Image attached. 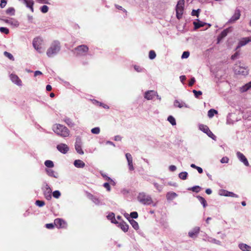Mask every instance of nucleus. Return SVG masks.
Instances as JSON below:
<instances>
[{"label":"nucleus","mask_w":251,"mask_h":251,"mask_svg":"<svg viewBox=\"0 0 251 251\" xmlns=\"http://www.w3.org/2000/svg\"><path fill=\"white\" fill-rule=\"evenodd\" d=\"M53 130L57 135L63 137H68L70 134V131L68 128L60 124L54 125L53 126Z\"/></svg>","instance_id":"f257e3e1"},{"label":"nucleus","mask_w":251,"mask_h":251,"mask_svg":"<svg viewBox=\"0 0 251 251\" xmlns=\"http://www.w3.org/2000/svg\"><path fill=\"white\" fill-rule=\"evenodd\" d=\"M60 50V44L57 41H53L47 51V54L49 57H51Z\"/></svg>","instance_id":"f03ea898"},{"label":"nucleus","mask_w":251,"mask_h":251,"mask_svg":"<svg viewBox=\"0 0 251 251\" xmlns=\"http://www.w3.org/2000/svg\"><path fill=\"white\" fill-rule=\"evenodd\" d=\"M137 199L144 204L150 205L152 203V200L151 196L146 195L144 193H139Z\"/></svg>","instance_id":"7ed1b4c3"},{"label":"nucleus","mask_w":251,"mask_h":251,"mask_svg":"<svg viewBox=\"0 0 251 251\" xmlns=\"http://www.w3.org/2000/svg\"><path fill=\"white\" fill-rule=\"evenodd\" d=\"M185 1L184 0H179L178 1L176 7V16L178 19L182 18L184 11Z\"/></svg>","instance_id":"20e7f679"},{"label":"nucleus","mask_w":251,"mask_h":251,"mask_svg":"<svg viewBox=\"0 0 251 251\" xmlns=\"http://www.w3.org/2000/svg\"><path fill=\"white\" fill-rule=\"evenodd\" d=\"M234 73L236 75H245L248 74L247 67L241 66L240 65L236 64L234 68Z\"/></svg>","instance_id":"39448f33"},{"label":"nucleus","mask_w":251,"mask_h":251,"mask_svg":"<svg viewBox=\"0 0 251 251\" xmlns=\"http://www.w3.org/2000/svg\"><path fill=\"white\" fill-rule=\"evenodd\" d=\"M89 50L88 47L85 45H82L77 46L75 49L78 55H85Z\"/></svg>","instance_id":"423d86ee"},{"label":"nucleus","mask_w":251,"mask_h":251,"mask_svg":"<svg viewBox=\"0 0 251 251\" xmlns=\"http://www.w3.org/2000/svg\"><path fill=\"white\" fill-rule=\"evenodd\" d=\"M43 43V40L39 37L35 38L33 40V46L34 49L39 52H41V50L42 49L41 45Z\"/></svg>","instance_id":"0eeeda50"},{"label":"nucleus","mask_w":251,"mask_h":251,"mask_svg":"<svg viewBox=\"0 0 251 251\" xmlns=\"http://www.w3.org/2000/svg\"><path fill=\"white\" fill-rule=\"evenodd\" d=\"M54 225L59 228H65L67 226V223L62 219L57 218L54 221Z\"/></svg>","instance_id":"6e6552de"},{"label":"nucleus","mask_w":251,"mask_h":251,"mask_svg":"<svg viewBox=\"0 0 251 251\" xmlns=\"http://www.w3.org/2000/svg\"><path fill=\"white\" fill-rule=\"evenodd\" d=\"M82 142L80 138H76L75 143V149L77 152L80 154H83L84 152L81 148Z\"/></svg>","instance_id":"1a4fd4ad"},{"label":"nucleus","mask_w":251,"mask_h":251,"mask_svg":"<svg viewBox=\"0 0 251 251\" xmlns=\"http://www.w3.org/2000/svg\"><path fill=\"white\" fill-rule=\"evenodd\" d=\"M251 42V36L241 38L238 43L237 49L240 48L242 46H245L249 42Z\"/></svg>","instance_id":"9d476101"},{"label":"nucleus","mask_w":251,"mask_h":251,"mask_svg":"<svg viewBox=\"0 0 251 251\" xmlns=\"http://www.w3.org/2000/svg\"><path fill=\"white\" fill-rule=\"evenodd\" d=\"M240 16H241L240 10L238 9H236L235 10L234 14L231 17V18L230 19L228 22L229 23H234L236 21L239 19Z\"/></svg>","instance_id":"9b49d317"},{"label":"nucleus","mask_w":251,"mask_h":251,"mask_svg":"<svg viewBox=\"0 0 251 251\" xmlns=\"http://www.w3.org/2000/svg\"><path fill=\"white\" fill-rule=\"evenodd\" d=\"M10 78L11 81L16 85L19 86L22 85V80L17 75L12 74L10 75Z\"/></svg>","instance_id":"f8f14e48"},{"label":"nucleus","mask_w":251,"mask_h":251,"mask_svg":"<svg viewBox=\"0 0 251 251\" xmlns=\"http://www.w3.org/2000/svg\"><path fill=\"white\" fill-rule=\"evenodd\" d=\"M57 149L60 152L64 154L66 153L69 150L68 146L66 144L63 143L58 145Z\"/></svg>","instance_id":"ddd939ff"},{"label":"nucleus","mask_w":251,"mask_h":251,"mask_svg":"<svg viewBox=\"0 0 251 251\" xmlns=\"http://www.w3.org/2000/svg\"><path fill=\"white\" fill-rule=\"evenodd\" d=\"M51 189L48 185H46L44 190V195L45 198L48 200H50L51 199Z\"/></svg>","instance_id":"4468645a"},{"label":"nucleus","mask_w":251,"mask_h":251,"mask_svg":"<svg viewBox=\"0 0 251 251\" xmlns=\"http://www.w3.org/2000/svg\"><path fill=\"white\" fill-rule=\"evenodd\" d=\"M237 156L238 158V159L242 161L245 165L246 166H249V162L245 157V156L241 152L238 151L237 152Z\"/></svg>","instance_id":"2eb2a0df"},{"label":"nucleus","mask_w":251,"mask_h":251,"mask_svg":"<svg viewBox=\"0 0 251 251\" xmlns=\"http://www.w3.org/2000/svg\"><path fill=\"white\" fill-rule=\"evenodd\" d=\"M126 158L127 159V162H128V165L129 166V169L130 171H132L134 170V167L133 165V162H132V157L131 155L129 153H127L126 154Z\"/></svg>","instance_id":"dca6fc26"},{"label":"nucleus","mask_w":251,"mask_h":251,"mask_svg":"<svg viewBox=\"0 0 251 251\" xmlns=\"http://www.w3.org/2000/svg\"><path fill=\"white\" fill-rule=\"evenodd\" d=\"M197 21H198V22H193V25H194V28L195 29H197L198 28H200L201 27H203L206 25H208L209 27H210L211 26L210 24H206V23L202 22L199 20H198Z\"/></svg>","instance_id":"f3484780"},{"label":"nucleus","mask_w":251,"mask_h":251,"mask_svg":"<svg viewBox=\"0 0 251 251\" xmlns=\"http://www.w3.org/2000/svg\"><path fill=\"white\" fill-rule=\"evenodd\" d=\"M157 93L153 91H148L145 93V98L148 100H151L156 96Z\"/></svg>","instance_id":"a211bd4d"},{"label":"nucleus","mask_w":251,"mask_h":251,"mask_svg":"<svg viewBox=\"0 0 251 251\" xmlns=\"http://www.w3.org/2000/svg\"><path fill=\"white\" fill-rule=\"evenodd\" d=\"M200 231V227H197L193 229L192 231L188 232L189 236L191 238H194L198 235Z\"/></svg>","instance_id":"6ab92c4d"},{"label":"nucleus","mask_w":251,"mask_h":251,"mask_svg":"<svg viewBox=\"0 0 251 251\" xmlns=\"http://www.w3.org/2000/svg\"><path fill=\"white\" fill-rule=\"evenodd\" d=\"M239 247L243 251H251V247L246 244H240Z\"/></svg>","instance_id":"aec40b11"},{"label":"nucleus","mask_w":251,"mask_h":251,"mask_svg":"<svg viewBox=\"0 0 251 251\" xmlns=\"http://www.w3.org/2000/svg\"><path fill=\"white\" fill-rule=\"evenodd\" d=\"M74 164L77 168H83L85 166V163L80 160H75Z\"/></svg>","instance_id":"412c9836"},{"label":"nucleus","mask_w":251,"mask_h":251,"mask_svg":"<svg viewBox=\"0 0 251 251\" xmlns=\"http://www.w3.org/2000/svg\"><path fill=\"white\" fill-rule=\"evenodd\" d=\"M119 226L124 232L127 231L128 229V225L126 222H123L120 223Z\"/></svg>","instance_id":"4be33fe9"},{"label":"nucleus","mask_w":251,"mask_h":251,"mask_svg":"<svg viewBox=\"0 0 251 251\" xmlns=\"http://www.w3.org/2000/svg\"><path fill=\"white\" fill-rule=\"evenodd\" d=\"M177 196V194L175 192H168L166 195V198L168 200H172Z\"/></svg>","instance_id":"5701e85b"},{"label":"nucleus","mask_w":251,"mask_h":251,"mask_svg":"<svg viewBox=\"0 0 251 251\" xmlns=\"http://www.w3.org/2000/svg\"><path fill=\"white\" fill-rule=\"evenodd\" d=\"M4 21L7 24H10L11 25H19L18 22L17 21L13 20L12 19H11L10 20L6 19V20H4Z\"/></svg>","instance_id":"b1692460"},{"label":"nucleus","mask_w":251,"mask_h":251,"mask_svg":"<svg viewBox=\"0 0 251 251\" xmlns=\"http://www.w3.org/2000/svg\"><path fill=\"white\" fill-rule=\"evenodd\" d=\"M129 221L130 224L132 225V227L135 229H138L139 228V225L137 222H136L135 220L133 219L129 220Z\"/></svg>","instance_id":"393cba45"},{"label":"nucleus","mask_w":251,"mask_h":251,"mask_svg":"<svg viewBox=\"0 0 251 251\" xmlns=\"http://www.w3.org/2000/svg\"><path fill=\"white\" fill-rule=\"evenodd\" d=\"M217 113V111L214 109H210L208 112V116L209 118H212L214 116V114Z\"/></svg>","instance_id":"a878e982"},{"label":"nucleus","mask_w":251,"mask_h":251,"mask_svg":"<svg viewBox=\"0 0 251 251\" xmlns=\"http://www.w3.org/2000/svg\"><path fill=\"white\" fill-rule=\"evenodd\" d=\"M197 198L199 199V201L201 202V203L203 205V206L204 207H205L207 205V203L205 200L201 196H198Z\"/></svg>","instance_id":"bb28decb"},{"label":"nucleus","mask_w":251,"mask_h":251,"mask_svg":"<svg viewBox=\"0 0 251 251\" xmlns=\"http://www.w3.org/2000/svg\"><path fill=\"white\" fill-rule=\"evenodd\" d=\"M178 176L180 179L185 180L187 177L188 174L186 172H181L179 173Z\"/></svg>","instance_id":"cd10ccee"},{"label":"nucleus","mask_w":251,"mask_h":251,"mask_svg":"<svg viewBox=\"0 0 251 251\" xmlns=\"http://www.w3.org/2000/svg\"><path fill=\"white\" fill-rule=\"evenodd\" d=\"M45 165L46 167L48 168H52L54 166V164L53 162L51 160H46L45 162Z\"/></svg>","instance_id":"c85d7f7f"},{"label":"nucleus","mask_w":251,"mask_h":251,"mask_svg":"<svg viewBox=\"0 0 251 251\" xmlns=\"http://www.w3.org/2000/svg\"><path fill=\"white\" fill-rule=\"evenodd\" d=\"M168 121L173 125L175 126L176 125V122L175 119L172 116H169L168 117Z\"/></svg>","instance_id":"c756f323"},{"label":"nucleus","mask_w":251,"mask_h":251,"mask_svg":"<svg viewBox=\"0 0 251 251\" xmlns=\"http://www.w3.org/2000/svg\"><path fill=\"white\" fill-rule=\"evenodd\" d=\"M6 13L7 14L14 15L15 14V9L13 7H9L6 10Z\"/></svg>","instance_id":"7c9ffc66"},{"label":"nucleus","mask_w":251,"mask_h":251,"mask_svg":"<svg viewBox=\"0 0 251 251\" xmlns=\"http://www.w3.org/2000/svg\"><path fill=\"white\" fill-rule=\"evenodd\" d=\"M251 88V81L246 84L242 88V91L245 92Z\"/></svg>","instance_id":"2f4dec72"},{"label":"nucleus","mask_w":251,"mask_h":251,"mask_svg":"<svg viewBox=\"0 0 251 251\" xmlns=\"http://www.w3.org/2000/svg\"><path fill=\"white\" fill-rule=\"evenodd\" d=\"M200 129L204 132V133H206L207 132V131L209 129L208 127L205 125H201L200 126Z\"/></svg>","instance_id":"473e14b6"},{"label":"nucleus","mask_w":251,"mask_h":251,"mask_svg":"<svg viewBox=\"0 0 251 251\" xmlns=\"http://www.w3.org/2000/svg\"><path fill=\"white\" fill-rule=\"evenodd\" d=\"M188 190H192V191L195 192L196 193H198L201 190V187L199 186H195L193 187L188 188Z\"/></svg>","instance_id":"72a5a7b5"},{"label":"nucleus","mask_w":251,"mask_h":251,"mask_svg":"<svg viewBox=\"0 0 251 251\" xmlns=\"http://www.w3.org/2000/svg\"><path fill=\"white\" fill-rule=\"evenodd\" d=\"M149 58L151 59H153L156 57L155 52L154 50H150V52H149Z\"/></svg>","instance_id":"f704fd0d"},{"label":"nucleus","mask_w":251,"mask_h":251,"mask_svg":"<svg viewBox=\"0 0 251 251\" xmlns=\"http://www.w3.org/2000/svg\"><path fill=\"white\" fill-rule=\"evenodd\" d=\"M4 55L11 60H14V59L13 56L10 53L8 52L7 51H4Z\"/></svg>","instance_id":"c9c22d12"},{"label":"nucleus","mask_w":251,"mask_h":251,"mask_svg":"<svg viewBox=\"0 0 251 251\" xmlns=\"http://www.w3.org/2000/svg\"><path fill=\"white\" fill-rule=\"evenodd\" d=\"M65 122L69 126L72 127L74 126V123L72 122V120L69 119L67 118L65 120Z\"/></svg>","instance_id":"e433bc0d"},{"label":"nucleus","mask_w":251,"mask_h":251,"mask_svg":"<svg viewBox=\"0 0 251 251\" xmlns=\"http://www.w3.org/2000/svg\"><path fill=\"white\" fill-rule=\"evenodd\" d=\"M61 194L58 190H56L52 193V196L54 198L58 199L60 196Z\"/></svg>","instance_id":"4c0bfd02"},{"label":"nucleus","mask_w":251,"mask_h":251,"mask_svg":"<svg viewBox=\"0 0 251 251\" xmlns=\"http://www.w3.org/2000/svg\"><path fill=\"white\" fill-rule=\"evenodd\" d=\"M0 31L1 33H4L6 34H8L9 32V29L7 28L4 27H0Z\"/></svg>","instance_id":"58836bf2"},{"label":"nucleus","mask_w":251,"mask_h":251,"mask_svg":"<svg viewBox=\"0 0 251 251\" xmlns=\"http://www.w3.org/2000/svg\"><path fill=\"white\" fill-rule=\"evenodd\" d=\"M227 32H228L227 29L224 30L220 34L219 37H220L221 38H223L225 37L227 35Z\"/></svg>","instance_id":"ea45409f"},{"label":"nucleus","mask_w":251,"mask_h":251,"mask_svg":"<svg viewBox=\"0 0 251 251\" xmlns=\"http://www.w3.org/2000/svg\"><path fill=\"white\" fill-rule=\"evenodd\" d=\"M174 105L176 107H178L179 108H182L183 106V103H180L178 100H176L174 102Z\"/></svg>","instance_id":"a19ab883"},{"label":"nucleus","mask_w":251,"mask_h":251,"mask_svg":"<svg viewBox=\"0 0 251 251\" xmlns=\"http://www.w3.org/2000/svg\"><path fill=\"white\" fill-rule=\"evenodd\" d=\"M41 11L43 13H47L49 10V7L47 5H43L42 6L41 8Z\"/></svg>","instance_id":"79ce46f5"},{"label":"nucleus","mask_w":251,"mask_h":251,"mask_svg":"<svg viewBox=\"0 0 251 251\" xmlns=\"http://www.w3.org/2000/svg\"><path fill=\"white\" fill-rule=\"evenodd\" d=\"M100 129L98 127L93 128L91 129V132L93 134H98L100 133Z\"/></svg>","instance_id":"37998d69"},{"label":"nucleus","mask_w":251,"mask_h":251,"mask_svg":"<svg viewBox=\"0 0 251 251\" xmlns=\"http://www.w3.org/2000/svg\"><path fill=\"white\" fill-rule=\"evenodd\" d=\"M47 173L48 175L50 176H54V172L50 169H48L46 170Z\"/></svg>","instance_id":"c03bdc74"},{"label":"nucleus","mask_w":251,"mask_h":251,"mask_svg":"<svg viewBox=\"0 0 251 251\" xmlns=\"http://www.w3.org/2000/svg\"><path fill=\"white\" fill-rule=\"evenodd\" d=\"M35 204L39 207H42L45 205V203L44 201L37 200L36 201Z\"/></svg>","instance_id":"a18cd8bd"},{"label":"nucleus","mask_w":251,"mask_h":251,"mask_svg":"<svg viewBox=\"0 0 251 251\" xmlns=\"http://www.w3.org/2000/svg\"><path fill=\"white\" fill-rule=\"evenodd\" d=\"M225 195L226 196H229V197H236V198L238 197V196L237 195H236L235 194H234L232 192H227V191L226 192V194H225Z\"/></svg>","instance_id":"49530a36"},{"label":"nucleus","mask_w":251,"mask_h":251,"mask_svg":"<svg viewBox=\"0 0 251 251\" xmlns=\"http://www.w3.org/2000/svg\"><path fill=\"white\" fill-rule=\"evenodd\" d=\"M200 9H198V10H193L192 11V16H196L197 17L199 16V13H200Z\"/></svg>","instance_id":"de8ad7c7"},{"label":"nucleus","mask_w":251,"mask_h":251,"mask_svg":"<svg viewBox=\"0 0 251 251\" xmlns=\"http://www.w3.org/2000/svg\"><path fill=\"white\" fill-rule=\"evenodd\" d=\"M193 93L194 94L196 98H198L199 96H201L202 95V92L201 91H197L196 90H194L193 91Z\"/></svg>","instance_id":"09e8293b"},{"label":"nucleus","mask_w":251,"mask_h":251,"mask_svg":"<svg viewBox=\"0 0 251 251\" xmlns=\"http://www.w3.org/2000/svg\"><path fill=\"white\" fill-rule=\"evenodd\" d=\"M209 241L211 243H214V244H217V245H220L221 244V242L219 240H217L215 239H214V238H210V240H209Z\"/></svg>","instance_id":"8fccbe9b"},{"label":"nucleus","mask_w":251,"mask_h":251,"mask_svg":"<svg viewBox=\"0 0 251 251\" xmlns=\"http://www.w3.org/2000/svg\"><path fill=\"white\" fill-rule=\"evenodd\" d=\"M130 216L133 219H136L138 218V214L137 212H132L130 213Z\"/></svg>","instance_id":"3c124183"},{"label":"nucleus","mask_w":251,"mask_h":251,"mask_svg":"<svg viewBox=\"0 0 251 251\" xmlns=\"http://www.w3.org/2000/svg\"><path fill=\"white\" fill-rule=\"evenodd\" d=\"M189 52L188 51H184L182 54L181 58H187L189 56Z\"/></svg>","instance_id":"603ef678"},{"label":"nucleus","mask_w":251,"mask_h":251,"mask_svg":"<svg viewBox=\"0 0 251 251\" xmlns=\"http://www.w3.org/2000/svg\"><path fill=\"white\" fill-rule=\"evenodd\" d=\"M205 133L207 134V135L211 137V138L212 139H214V137H215V136L213 134V133L210 131V129H209L207 132H206Z\"/></svg>","instance_id":"864d4df0"},{"label":"nucleus","mask_w":251,"mask_h":251,"mask_svg":"<svg viewBox=\"0 0 251 251\" xmlns=\"http://www.w3.org/2000/svg\"><path fill=\"white\" fill-rule=\"evenodd\" d=\"M229 160V159L227 157H223L221 159V162L222 163H226L228 162Z\"/></svg>","instance_id":"5fc2aeb1"},{"label":"nucleus","mask_w":251,"mask_h":251,"mask_svg":"<svg viewBox=\"0 0 251 251\" xmlns=\"http://www.w3.org/2000/svg\"><path fill=\"white\" fill-rule=\"evenodd\" d=\"M114 213H112L111 214H109L107 217L108 219H114V221H112V223H117V222L116 221L115 219V217H114Z\"/></svg>","instance_id":"6e6d98bb"},{"label":"nucleus","mask_w":251,"mask_h":251,"mask_svg":"<svg viewBox=\"0 0 251 251\" xmlns=\"http://www.w3.org/2000/svg\"><path fill=\"white\" fill-rule=\"evenodd\" d=\"M196 80H195V79L194 77H192L191 78V79H190L189 82V86H192L195 83Z\"/></svg>","instance_id":"4d7b16f0"},{"label":"nucleus","mask_w":251,"mask_h":251,"mask_svg":"<svg viewBox=\"0 0 251 251\" xmlns=\"http://www.w3.org/2000/svg\"><path fill=\"white\" fill-rule=\"evenodd\" d=\"M6 0H1V2H0V6L1 8H4L6 4Z\"/></svg>","instance_id":"13d9d810"},{"label":"nucleus","mask_w":251,"mask_h":251,"mask_svg":"<svg viewBox=\"0 0 251 251\" xmlns=\"http://www.w3.org/2000/svg\"><path fill=\"white\" fill-rule=\"evenodd\" d=\"M239 54H240V53L239 52H236L234 54H233L231 56V59H232V60L235 59L239 55Z\"/></svg>","instance_id":"bf43d9fd"},{"label":"nucleus","mask_w":251,"mask_h":251,"mask_svg":"<svg viewBox=\"0 0 251 251\" xmlns=\"http://www.w3.org/2000/svg\"><path fill=\"white\" fill-rule=\"evenodd\" d=\"M103 186L107 189V191H109L110 190V186L108 183H104L103 184Z\"/></svg>","instance_id":"052dcab7"},{"label":"nucleus","mask_w":251,"mask_h":251,"mask_svg":"<svg viewBox=\"0 0 251 251\" xmlns=\"http://www.w3.org/2000/svg\"><path fill=\"white\" fill-rule=\"evenodd\" d=\"M37 1L42 3L50 4V3L49 2V0H36Z\"/></svg>","instance_id":"680f3d73"},{"label":"nucleus","mask_w":251,"mask_h":251,"mask_svg":"<svg viewBox=\"0 0 251 251\" xmlns=\"http://www.w3.org/2000/svg\"><path fill=\"white\" fill-rule=\"evenodd\" d=\"M176 169V167L175 165H171L169 166V170L171 172H174Z\"/></svg>","instance_id":"e2e57ef3"},{"label":"nucleus","mask_w":251,"mask_h":251,"mask_svg":"<svg viewBox=\"0 0 251 251\" xmlns=\"http://www.w3.org/2000/svg\"><path fill=\"white\" fill-rule=\"evenodd\" d=\"M46 227L48 229H51L54 227V225L52 224H47Z\"/></svg>","instance_id":"0e129e2a"},{"label":"nucleus","mask_w":251,"mask_h":251,"mask_svg":"<svg viewBox=\"0 0 251 251\" xmlns=\"http://www.w3.org/2000/svg\"><path fill=\"white\" fill-rule=\"evenodd\" d=\"M134 69L138 72H140L142 71V68H141L139 66H134Z\"/></svg>","instance_id":"69168bd1"},{"label":"nucleus","mask_w":251,"mask_h":251,"mask_svg":"<svg viewBox=\"0 0 251 251\" xmlns=\"http://www.w3.org/2000/svg\"><path fill=\"white\" fill-rule=\"evenodd\" d=\"M154 185L155 186V187L159 191H161L162 189H161V187H160L159 185L158 184V183H154Z\"/></svg>","instance_id":"338daca9"},{"label":"nucleus","mask_w":251,"mask_h":251,"mask_svg":"<svg viewBox=\"0 0 251 251\" xmlns=\"http://www.w3.org/2000/svg\"><path fill=\"white\" fill-rule=\"evenodd\" d=\"M180 81L183 83H184V81H185L186 79V77L185 75H181L180 76Z\"/></svg>","instance_id":"774afa93"}]
</instances>
